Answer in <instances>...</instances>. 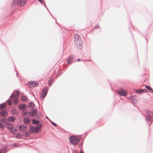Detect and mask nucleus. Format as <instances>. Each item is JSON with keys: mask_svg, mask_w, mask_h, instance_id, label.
Here are the masks:
<instances>
[{"mask_svg": "<svg viewBox=\"0 0 153 153\" xmlns=\"http://www.w3.org/2000/svg\"><path fill=\"white\" fill-rule=\"evenodd\" d=\"M135 92L138 94H141L142 93H144V92H146V90L145 89H142L140 90H138L137 89H135Z\"/></svg>", "mask_w": 153, "mask_h": 153, "instance_id": "obj_13", "label": "nucleus"}, {"mask_svg": "<svg viewBox=\"0 0 153 153\" xmlns=\"http://www.w3.org/2000/svg\"><path fill=\"white\" fill-rule=\"evenodd\" d=\"M0 153H2L1 151V149H0Z\"/></svg>", "mask_w": 153, "mask_h": 153, "instance_id": "obj_46", "label": "nucleus"}, {"mask_svg": "<svg viewBox=\"0 0 153 153\" xmlns=\"http://www.w3.org/2000/svg\"><path fill=\"white\" fill-rule=\"evenodd\" d=\"M74 57V55L70 56L66 59V61L67 62V63L68 64H70L72 63L73 61V58Z\"/></svg>", "mask_w": 153, "mask_h": 153, "instance_id": "obj_6", "label": "nucleus"}, {"mask_svg": "<svg viewBox=\"0 0 153 153\" xmlns=\"http://www.w3.org/2000/svg\"><path fill=\"white\" fill-rule=\"evenodd\" d=\"M27 99V97L25 95L22 96L21 97V100L23 101H25Z\"/></svg>", "mask_w": 153, "mask_h": 153, "instance_id": "obj_22", "label": "nucleus"}, {"mask_svg": "<svg viewBox=\"0 0 153 153\" xmlns=\"http://www.w3.org/2000/svg\"><path fill=\"white\" fill-rule=\"evenodd\" d=\"M6 102H7V103L9 105H11L12 104V101L11 100H10L9 99L7 100Z\"/></svg>", "mask_w": 153, "mask_h": 153, "instance_id": "obj_27", "label": "nucleus"}, {"mask_svg": "<svg viewBox=\"0 0 153 153\" xmlns=\"http://www.w3.org/2000/svg\"><path fill=\"white\" fill-rule=\"evenodd\" d=\"M22 114L23 116H25L27 114V112H23Z\"/></svg>", "mask_w": 153, "mask_h": 153, "instance_id": "obj_39", "label": "nucleus"}, {"mask_svg": "<svg viewBox=\"0 0 153 153\" xmlns=\"http://www.w3.org/2000/svg\"><path fill=\"white\" fill-rule=\"evenodd\" d=\"M136 97V95L132 96H131L130 97L129 99H131V100L133 99L135 97Z\"/></svg>", "mask_w": 153, "mask_h": 153, "instance_id": "obj_34", "label": "nucleus"}, {"mask_svg": "<svg viewBox=\"0 0 153 153\" xmlns=\"http://www.w3.org/2000/svg\"><path fill=\"white\" fill-rule=\"evenodd\" d=\"M56 23H57L58 25H59V24L56 21Z\"/></svg>", "mask_w": 153, "mask_h": 153, "instance_id": "obj_52", "label": "nucleus"}, {"mask_svg": "<svg viewBox=\"0 0 153 153\" xmlns=\"http://www.w3.org/2000/svg\"><path fill=\"white\" fill-rule=\"evenodd\" d=\"M46 118L48 119L49 120H50V119L49 118H48V117L47 116H46Z\"/></svg>", "mask_w": 153, "mask_h": 153, "instance_id": "obj_47", "label": "nucleus"}, {"mask_svg": "<svg viewBox=\"0 0 153 153\" xmlns=\"http://www.w3.org/2000/svg\"><path fill=\"white\" fill-rule=\"evenodd\" d=\"M81 59H78L77 60V61L78 62H79L80 61H81Z\"/></svg>", "mask_w": 153, "mask_h": 153, "instance_id": "obj_44", "label": "nucleus"}, {"mask_svg": "<svg viewBox=\"0 0 153 153\" xmlns=\"http://www.w3.org/2000/svg\"><path fill=\"white\" fill-rule=\"evenodd\" d=\"M5 127L10 130L12 129L13 128V126L12 124L9 123H8L5 125Z\"/></svg>", "mask_w": 153, "mask_h": 153, "instance_id": "obj_11", "label": "nucleus"}, {"mask_svg": "<svg viewBox=\"0 0 153 153\" xmlns=\"http://www.w3.org/2000/svg\"><path fill=\"white\" fill-rule=\"evenodd\" d=\"M48 91V89L47 88H44L43 91H42L41 94V96L43 98H44L46 95Z\"/></svg>", "mask_w": 153, "mask_h": 153, "instance_id": "obj_4", "label": "nucleus"}, {"mask_svg": "<svg viewBox=\"0 0 153 153\" xmlns=\"http://www.w3.org/2000/svg\"><path fill=\"white\" fill-rule=\"evenodd\" d=\"M97 28H99V25H97L94 28L95 29H96Z\"/></svg>", "mask_w": 153, "mask_h": 153, "instance_id": "obj_41", "label": "nucleus"}, {"mask_svg": "<svg viewBox=\"0 0 153 153\" xmlns=\"http://www.w3.org/2000/svg\"><path fill=\"white\" fill-rule=\"evenodd\" d=\"M153 120H152V122L153 121ZM151 123H152V122H151Z\"/></svg>", "mask_w": 153, "mask_h": 153, "instance_id": "obj_54", "label": "nucleus"}, {"mask_svg": "<svg viewBox=\"0 0 153 153\" xmlns=\"http://www.w3.org/2000/svg\"><path fill=\"white\" fill-rule=\"evenodd\" d=\"M49 121H50L51 122V124L54 126L55 127H56L57 126V125L56 123H54V122H53L51 120H49Z\"/></svg>", "mask_w": 153, "mask_h": 153, "instance_id": "obj_30", "label": "nucleus"}, {"mask_svg": "<svg viewBox=\"0 0 153 153\" xmlns=\"http://www.w3.org/2000/svg\"><path fill=\"white\" fill-rule=\"evenodd\" d=\"M26 106V105L25 104H22L18 106V108L20 110H23L25 109Z\"/></svg>", "mask_w": 153, "mask_h": 153, "instance_id": "obj_14", "label": "nucleus"}, {"mask_svg": "<svg viewBox=\"0 0 153 153\" xmlns=\"http://www.w3.org/2000/svg\"><path fill=\"white\" fill-rule=\"evenodd\" d=\"M152 116H153V111H152ZM152 120H153V118Z\"/></svg>", "mask_w": 153, "mask_h": 153, "instance_id": "obj_50", "label": "nucleus"}, {"mask_svg": "<svg viewBox=\"0 0 153 153\" xmlns=\"http://www.w3.org/2000/svg\"><path fill=\"white\" fill-rule=\"evenodd\" d=\"M18 111L15 109H13L12 110V113L13 115L18 114Z\"/></svg>", "mask_w": 153, "mask_h": 153, "instance_id": "obj_26", "label": "nucleus"}, {"mask_svg": "<svg viewBox=\"0 0 153 153\" xmlns=\"http://www.w3.org/2000/svg\"><path fill=\"white\" fill-rule=\"evenodd\" d=\"M14 96V95L13 94V93H12L10 96V98L13 97Z\"/></svg>", "mask_w": 153, "mask_h": 153, "instance_id": "obj_40", "label": "nucleus"}, {"mask_svg": "<svg viewBox=\"0 0 153 153\" xmlns=\"http://www.w3.org/2000/svg\"><path fill=\"white\" fill-rule=\"evenodd\" d=\"M35 116L38 119H39L40 118V116L39 114H36V115H35Z\"/></svg>", "mask_w": 153, "mask_h": 153, "instance_id": "obj_37", "label": "nucleus"}, {"mask_svg": "<svg viewBox=\"0 0 153 153\" xmlns=\"http://www.w3.org/2000/svg\"><path fill=\"white\" fill-rule=\"evenodd\" d=\"M74 41L76 46L79 48H82V41L81 37L77 34H75L74 35Z\"/></svg>", "mask_w": 153, "mask_h": 153, "instance_id": "obj_1", "label": "nucleus"}, {"mask_svg": "<svg viewBox=\"0 0 153 153\" xmlns=\"http://www.w3.org/2000/svg\"><path fill=\"white\" fill-rule=\"evenodd\" d=\"M37 85V82H35L34 81V83H33V85L32 86V88H34L35 86H36V85Z\"/></svg>", "mask_w": 153, "mask_h": 153, "instance_id": "obj_36", "label": "nucleus"}, {"mask_svg": "<svg viewBox=\"0 0 153 153\" xmlns=\"http://www.w3.org/2000/svg\"><path fill=\"white\" fill-rule=\"evenodd\" d=\"M82 145V143H80L79 145V146L80 147Z\"/></svg>", "mask_w": 153, "mask_h": 153, "instance_id": "obj_43", "label": "nucleus"}, {"mask_svg": "<svg viewBox=\"0 0 153 153\" xmlns=\"http://www.w3.org/2000/svg\"><path fill=\"white\" fill-rule=\"evenodd\" d=\"M29 131L30 133H37L38 131V130L36 127L32 126L30 128Z\"/></svg>", "mask_w": 153, "mask_h": 153, "instance_id": "obj_8", "label": "nucleus"}, {"mask_svg": "<svg viewBox=\"0 0 153 153\" xmlns=\"http://www.w3.org/2000/svg\"><path fill=\"white\" fill-rule=\"evenodd\" d=\"M18 102V100L16 99H15L14 100L13 103L14 104H16Z\"/></svg>", "mask_w": 153, "mask_h": 153, "instance_id": "obj_33", "label": "nucleus"}, {"mask_svg": "<svg viewBox=\"0 0 153 153\" xmlns=\"http://www.w3.org/2000/svg\"><path fill=\"white\" fill-rule=\"evenodd\" d=\"M42 126V125L41 124L39 123L38 124V125H37L36 127L37 128L38 131L41 128Z\"/></svg>", "mask_w": 153, "mask_h": 153, "instance_id": "obj_25", "label": "nucleus"}, {"mask_svg": "<svg viewBox=\"0 0 153 153\" xmlns=\"http://www.w3.org/2000/svg\"><path fill=\"white\" fill-rule=\"evenodd\" d=\"M4 120H5V119H1V121L2 122H3Z\"/></svg>", "mask_w": 153, "mask_h": 153, "instance_id": "obj_42", "label": "nucleus"}, {"mask_svg": "<svg viewBox=\"0 0 153 153\" xmlns=\"http://www.w3.org/2000/svg\"><path fill=\"white\" fill-rule=\"evenodd\" d=\"M59 76V74H58L56 76V77H57Z\"/></svg>", "mask_w": 153, "mask_h": 153, "instance_id": "obj_49", "label": "nucleus"}, {"mask_svg": "<svg viewBox=\"0 0 153 153\" xmlns=\"http://www.w3.org/2000/svg\"><path fill=\"white\" fill-rule=\"evenodd\" d=\"M3 123H5L6 124L8 123L9 122L7 119H5V120L4 121Z\"/></svg>", "mask_w": 153, "mask_h": 153, "instance_id": "obj_35", "label": "nucleus"}, {"mask_svg": "<svg viewBox=\"0 0 153 153\" xmlns=\"http://www.w3.org/2000/svg\"><path fill=\"white\" fill-rule=\"evenodd\" d=\"M7 120L9 122H13L16 120V118L14 117L11 116L8 117Z\"/></svg>", "mask_w": 153, "mask_h": 153, "instance_id": "obj_15", "label": "nucleus"}, {"mask_svg": "<svg viewBox=\"0 0 153 153\" xmlns=\"http://www.w3.org/2000/svg\"><path fill=\"white\" fill-rule=\"evenodd\" d=\"M0 115L2 117H6L7 116V112L5 110H2L0 112Z\"/></svg>", "mask_w": 153, "mask_h": 153, "instance_id": "obj_9", "label": "nucleus"}, {"mask_svg": "<svg viewBox=\"0 0 153 153\" xmlns=\"http://www.w3.org/2000/svg\"><path fill=\"white\" fill-rule=\"evenodd\" d=\"M146 113L147 115H151L152 114V112L150 111L147 110L146 111Z\"/></svg>", "mask_w": 153, "mask_h": 153, "instance_id": "obj_28", "label": "nucleus"}, {"mask_svg": "<svg viewBox=\"0 0 153 153\" xmlns=\"http://www.w3.org/2000/svg\"><path fill=\"white\" fill-rule=\"evenodd\" d=\"M69 139L70 143L73 145H76L80 141L79 139L74 136L69 137Z\"/></svg>", "mask_w": 153, "mask_h": 153, "instance_id": "obj_2", "label": "nucleus"}, {"mask_svg": "<svg viewBox=\"0 0 153 153\" xmlns=\"http://www.w3.org/2000/svg\"><path fill=\"white\" fill-rule=\"evenodd\" d=\"M12 132L13 133H14V132L13 131Z\"/></svg>", "mask_w": 153, "mask_h": 153, "instance_id": "obj_53", "label": "nucleus"}, {"mask_svg": "<svg viewBox=\"0 0 153 153\" xmlns=\"http://www.w3.org/2000/svg\"><path fill=\"white\" fill-rule=\"evenodd\" d=\"M16 75H17V76L18 77L17 74V71H16Z\"/></svg>", "mask_w": 153, "mask_h": 153, "instance_id": "obj_51", "label": "nucleus"}, {"mask_svg": "<svg viewBox=\"0 0 153 153\" xmlns=\"http://www.w3.org/2000/svg\"><path fill=\"white\" fill-rule=\"evenodd\" d=\"M16 95H17V96H19V91L18 90H17L16 91Z\"/></svg>", "mask_w": 153, "mask_h": 153, "instance_id": "obj_38", "label": "nucleus"}, {"mask_svg": "<svg viewBox=\"0 0 153 153\" xmlns=\"http://www.w3.org/2000/svg\"><path fill=\"white\" fill-rule=\"evenodd\" d=\"M37 109L35 108L31 111L30 112H28V113L31 116L33 117L35 116L36 114H37Z\"/></svg>", "mask_w": 153, "mask_h": 153, "instance_id": "obj_7", "label": "nucleus"}, {"mask_svg": "<svg viewBox=\"0 0 153 153\" xmlns=\"http://www.w3.org/2000/svg\"><path fill=\"white\" fill-rule=\"evenodd\" d=\"M152 119V117L151 115H147L146 117V121L148 123L151 121Z\"/></svg>", "mask_w": 153, "mask_h": 153, "instance_id": "obj_16", "label": "nucleus"}, {"mask_svg": "<svg viewBox=\"0 0 153 153\" xmlns=\"http://www.w3.org/2000/svg\"><path fill=\"white\" fill-rule=\"evenodd\" d=\"M0 127L2 129H3L4 127V125L1 123H0Z\"/></svg>", "mask_w": 153, "mask_h": 153, "instance_id": "obj_32", "label": "nucleus"}, {"mask_svg": "<svg viewBox=\"0 0 153 153\" xmlns=\"http://www.w3.org/2000/svg\"><path fill=\"white\" fill-rule=\"evenodd\" d=\"M27 128V126L24 125H22L19 126V129L21 131H25Z\"/></svg>", "mask_w": 153, "mask_h": 153, "instance_id": "obj_10", "label": "nucleus"}, {"mask_svg": "<svg viewBox=\"0 0 153 153\" xmlns=\"http://www.w3.org/2000/svg\"><path fill=\"white\" fill-rule=\"evenodd\" d=\"M23 122L26 124H29L30 123L31 120L27 117L25 118L23 120Z\"/></svg>", "mask_w": 153, "mask_h": 153, "instance_id": "obj_12", "label": "nucleus"}, {"mask_svg": "<svg viewBox=\"0 0 153 153\" xmlns=\"http://www.w3.org/2000/svg\"><path fill=\"white\" fill-rule=\"evenodd\" d=\"M39 123V121L36 120V119H33L32 120V123L34 124H37Z\"/></svg>", "mask_w": 153, "mask_h": 153, "instance_id": "obj_23", "label": "nucleus"}, {"mask_svg": "<svg viewBox=\"0 0 153 153\" xmlns=\"http://www.w3.org/2000/svg\"><path fill=\"white\" fill-rule=\"evenodd\" d=\"M34 83V81H30L28 82V84L30 85V86L31 88H32V86L33 85V83Z\"/></svg>", "mask_w": 153, "mask_h": 153, "instance_id": "obj_29", "label": "nucleus"}, {"mask_svg": "<svg viewBox=\"0 0 153 153\" xmlns=\"http://www.w3.org/2000/svg\"><path fill=\"white\" fill-rule=\"evenodd\" d=\"M14 131H17V130L15 128L14 129Z\"/></svg>", "mask_w": 153, "mask_h": 153, "instance_id": "obj_48", "label": "nucleus"}, {"mask_svg": "<svg viewBox=\"0 0 153 153\" xmlns=\"http://www.w3.org/2000/svg\"><path fill=\"white\" fill-rule=\"evenodd\" d=\"M26 2V0H13L12 4L13 5H18L22 6L25 5Z\"/></svg>", "mask_w": 153, "mask_h": 153, "instance_id": "obj_3", "label": "nucleus"}, {"mask_svg": "<svg viewBox=\"0 0 153 153\" xmlns=\"http://www.w3.org/2000/svg\"><path fill=\"white\" fill-rule=\"evenodd\" d=\"M30 134L31 133L30 131H29L28 132L27 131L24 132L23 135L24 136L26 137L29 136L30 135Z\"/></svg>", "mask_w": 153, "mask_h": 153, "instance_id": "obj_24", "label": "nucleus"}, {"mask_svg": "<svg viewBox=\"0 0 153 153\" xmlns=\"http://www.w3.org/2000/svg\"><path fill=\"white\" fill-rule=\"evenodd\" d=\"M53 82V80H49L48 81L49 85L50 86L51 85Z\"/></svg>", "mask_w": 153, "mask_h": 153, "instance_id": "obj_31", "label": "nucleus"}, {"mask_svg": "<svg viewBox=\"0 0 153 153\" xmlns=\"http://www.w3.org/2000/svg\"><path fill=\"white\" fill-rule=\"evenodd\" d=\"M79 153H84V152L82 151L81 150L80 151V152Z\"/></svg>", "mask_w": 153, "mask_h": 153, "instance_id": "obj_45", "label": "nucleus"}, {"mask_svg": "<svg viewBox=\"0 0 153 153\" xmlns=\"http://www.w3.org/2000/svg\"><path fill=\"white\" fill-rule=\"evenodd\" d=\"M1 149V151L2 153H6L7 152V147L6 146H4L2 149Z\"/></svg>", "mask_w": 153, "mask_h": 153, "instance_id": "obj_18", "label": "nucleus"}, {"mask_svg": "<svg viewBox=\"0 0 153 153\" xmlns=\"http://www.w3.org/2000/svg\"><path fill=\"white\" fill-rule=\"evenodd\" d=\"M6 105V104L5 103H3L0 104V109H3L4 108Z\"/></svg>", "mask_w": 153, "mask_h": 153, "instance_id": "obj_21", "label": "nucleus"}, {"mask_svg": "<svg viewBox=\"0 0 153 153\" xmlns=\"http://www.w3.org/2000/svg\"><path fill=\"white\" fill-rule=\"evenodd\" d=\"M118 94L121 96H125L127 94V91L123 89H121L117 92Z\"/></svg>", "mask_w": 153, "mask_h": 153, "instance_id": "obj_5", "label": "nucleus"}, {"mask_svg": "<svg viewBox=\"0 0 153 153\" xmlns=\"http://www.w3.org/2000/svg\"><path fill=\"white\" fill-rule=\"evenodd\" d=\"M34 103L33 102H31L28 103V105L30 107L33 108L34 107Z\"/></svg>", "mask_w": 153, "mask_h": 153, "instance_id": "obj_20", "label": "nucleus"}, {"mask_svg": "<svg viewBox=\"0 0 153 153\" xmlns=\"http://www.w3.org/2000/svg\"><path fill=\"white\" fill-rule=\"evenodd\" d=\"M145 88L147 89V90H149L150 92L151 93L153 92V90L151 88V87L148 85H146L145 86Z\"/></svg>", "mask_w": 153, "mask_h": 153, "instance_id": "obj_19", "label": "nucleus"}, {"mask_svg": "<svg viewBox=\"0 0 153 153\" xmlns=\"http://www.w3.org/2000/svg\"><path fill=\"white\" fill-rule=\"evenodd\" d=\"M42 4H44V6H45V7L47 9V10H48V11L51 14V15L53 17V16L52 15L51 13L50 12V11H49V10H48V8H47V7H46V6L45 5V2H43V0H38Z\"/></svg>", "mask_w": 153, "mask_h": 153, "instance_id": "obj_17", "label": "nucleus"}]
</instances>
